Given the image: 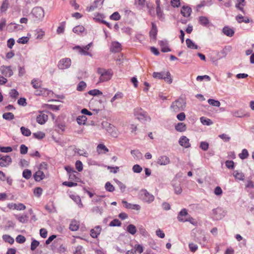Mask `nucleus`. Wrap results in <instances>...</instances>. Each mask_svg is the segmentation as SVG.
Listing matches in <instances>:
<instances>
[{
	"instance_id": "4468645a",
	"label": "nucleus",
	"mask_w": 254,
	"mask_h": 254,
	"mask_svg": "<svg viewBox=\"0 0 254 254\" xmlns=\"http://www.w3.org/2000/svg\"><path fill=\"white\" fill-rule=\"evenodd\" d=\"M102 228L100 226H96L90 230V236L93 238H96L100 235Z\"/></svg>"
},
{
	"instance_id": "ddd939ff",
	"label": "nucleus",
	"mask_w": 254,
	"mask_h": 254,
	"mask_svg": "<svg viewBox=\"0 0 254 254\" xmlns=\"http://www.w3.org/2000/svg\"><path fill=\"white\" fill-rule=\"evenodd\" d=\"M1 70L2 74L6 77H10L13 74V71L10 66H1Z\"/></svg>"
},
{
	"instance_id": "2eb2a0df",
	"label": "nucleus",
	"mask_w": 254,
	"mask_h": 254,
	"mask_svg": "<svg viewBox=\"0 0 254 254\" xmlns=\"http://www.w3.org/2000/svg\"><path fill=\"white\" fill-rule=\"evenodd\" d=\"M47 120L48 116L43 112H41L40 114L36 118L37 122L41 125L45 124Z\"/></svg>"
},
{
	"instance_id": "8fccbe9b",
	"label": "nucleus",
	"mask_w": 254,
	"mask_h": 254,
	"mask_svg": "<svg viewBox=\"0 0 254 254\" xmlns=\"http://www.w3.org/2000/svg\"><path fill=\"white\" fill-rule=\"evenodd\" d=\"M208 103L213 106L215 107H219L220 106V103L218 100H215L214 99H209L208 100Z\"/></svg>"
},
{
	"instance_id": "f257e3e1",
	"label": "nucleus",
	"mask_w": 254,
	"mask_h": 254,
	"mask_svg": "<svg viewBox=\"0 0 254 254\" xmlns=\"http://www.w3.org/2000/svg\"><path fill=\"white\" fill-rule=\"evenodd\" d=\"M97 73L100 75L98 83L109 81L113 75V72L111 69H106L102 68H98Z\"/></svg>"
},
{
	"instance_id": "864d4df0",
	"label": "nucleus",
	"mask_w": 254,
	"mask_h": 254,
	"mask_svg": "<svg viewBox=\"0 0 254 254\" xmlns=\"http://www.w3.org/2000/svg\"><path fill=\"white\" fill-rule=\"evenodd\" d=\"M31 171L28 169L24 170L22 173L23 177L26 179H29L31 177Z\"/></svg>"
},
{
	"instance_id": "603ef678",
	"label": "nucleus",
	"mask_w": 254,
	"mask_h": 254,
	"mask_svg": "<svg viewBox=\"0 0 254 254\" xmlns=\"http://www.w3.org/2000/svg\"><path fill=\"white\" fill-rule=\"evenodd\" d=\"M88 94L93 96H97L102 95V92L98 89H93L90 90Z\"/></svg>"
},
{
	"instance_id": "c03bdc74",
	"label": "nucleus",
	"mask_w": 254,
	"mask_h": 254,
	"mask_svg": "<svg viewBox=\"0 0 254 254\" xmlns=\"http://www.w3.org/2000/svg\"><path fill=\"white\" fill-rule=\"evenodd\" d=\"M239 156L241 159H245L247 158L249 156V153L248 150L246 149H243L242 152L239 154Z\"/></svg>"
},
{
	"instance_id": "0e129e2a",
	"label": "nucleus",
	"mask_w": 254,
	"mask_h": 254,
	"mask_svg": "<svg viewBox=\"0 0 254 254\" xmlns=\"http://www.w3.org/2000/svg\"><path fill=\"white\" fill-rule=\"evenodd\" d=\"M39 242L35 240H33L31 244V250L34 251L37 247L39 245Z\"/></svg>"
},
{
	"instance_id": "7c9ffc66",
	"label": "nucleus",
	"mask_w": 254,
	"mask_h": 254,
	"mask_svg": "<svg viewBox=\"0 0 254 254\" xmlns=\"http://www.w3.org/2000/svg\"><path fill=\"white\" fill-rule=\"evenodd\" d=\"M87 118L84 115L79 116L76 119L77 123L80 125L85 124Z\"/></svg>"
},
{
	"instance_id": "4c0bfd02",
	"label": "nucleus",
	"mask_w": 254,
	"mask_h": 254,
	"mask_svg": "<svg viewBox=\"0 0 254 254\" xmlns=\"http://www.w3.org/2000/svg\"><path fill=\"white\" fill-rule=\"evenodd\" d=\"M86 87V84L85 82L82 81H80L77 85L76 89L77 91H83Z\"/></svg>"
},
{
	"instance_id": "a19ab883",
	"label": "nucleus",
	"mask_w": 254,
	"mask_h": 254,
	"mask_svg": "<svg viewBox=\"0 0 254 254\" xmlns=\"http://www.w3.org/2000/svg\"><path fill=\"white\" fill-rule=\"evenodd\" d=\"M84 30V27L81 25L75 26L73 29V31L75 33L79 34L83 32Z\"/></svg>"
},
{
	"instance_id": "ea45409f",
	"label": "nucleus",
	"mask_w": 254,
	"mask_h": 254,
	"mask_svg": "<svg viewBox=\"0 0 254 254\" xmlns=\"http://www.w3.org/2000/svg\"><path fill=\"white\" fill-rule=\"evenodd\" d=\"M157 27L155 25V24H154L153 23L152 24V29H151V30L150 32V36L151 37L155 39L156 38V34H157Z\"/></svg>"
},
{
	"instance_id": "9b49d317",
	"label": "nucleus",
	"mask_w": 254,
	"mask_h": 254,
	"mask_svg": "<svg viewBox=\"0 0 254 254\" xmlns=\"http://www.w3.org/2000/svg\"><path fill=\"white\" fill-rule=\"evenodd\" d=\"M170 160L168 157L165 155H162L158 157L156 162L160 165H167L170 163Z\"/></svg>"
},
{
	"instance_id": "e2e57ef3",
	"label": "nucleus",
	"mask_w": 254,
	"mask_h": 254,
	"mask_svg": "<svg viewBox=\"0 0 254 254\" xmlns=\"http://www.w3.org/2000/svg\"><path fill=\"white\" fill-rule=\"evenodd\" d=\"M208 147H209V144L207 142L202 141V142H200V148L202 150H203L204 151H206L208 149Z\"/></svg>"
},
{
	"instance_id": "bf43d9fd",
	"label": "nucleus",
	"mask_w": 254,
	"mask_h": 254,
	"mask_svg": "<svg viewBox=\"0 0 254 254\" xmlns=\"http://www.w3.org/2000/svg\"><path fill=\"white\" fill-rule=\"evenodd\" d=\"M132 170H133V172H134V173H139L142 171V168L139 165L136 164L133 166Z\"/></svg>"
},
{
	"instance_id": "20e7f679",
	"label": "nucleus",
	"mask_w": 254,
	"mask_h": 254,
	"mask_svg": "<svg viewBox=\"0 0 254 254\" xmlns=\"http://www.w3.org/2000/svg\"><path fill=\"white\" fill-rule=\"evenodd\" d=\"M152 76L155 78L163 79L165 82L169 84L172 83L173 81L171 74L169 71L154 72Z\"/></svg>"
},
{
	"instance_id": "58836bf2",
	"label": "nucleus",
	"mask_w": 254,
	"mask_h": 254,
	"mask_svg": "<svg viewBox=\"0 0 254 254\" xmlns=\"http://www.w3.org/2000/svg\"><path fill=\"white\" fill-rule=\"evenodd\" d=\"M9 6L8 0H4L0 7V10L2 12L5 11Z\"/></svg>"
},
{
	"instance_id": "a18cd8bd",
	"label": "nucleus",
	"mask_w": 254,
	"mask_h": 254,
	"mask_svg": "<svg viewBox=\"0 0 254 254\" xmlns=\"http://www.w3.org/2000/svg\"><path fill=\"white\" fill-rule=\"evenodd\" d=\"M2 117L6 120H11L14 118V115L12 113H6L3 114Z\"/></svg>"
},
{
	"instance_id": "4d7b16f0",
	"label": "nucleus",
	"mask_w": 254,
	"mask_h": 254,
	"mask_svg": "<svg viewBox=\"0 0 254 254\" xmlns=\"http://www.w3.org/2000/svg\"><path fill=\"white\" fill-rule=\"evenodd\" d=\"M105 188L107 191L110 192H113L115 190L114 187L109 182L106 183Z\"/></svg>"
},
{
	"instance_id": "1a4fd4ad",
	"label": "nucleus",
	"mask_w": 254,
	"mask_h": 254,
	"mask_svg": "<svg viewBox=\"0 0 254 254\" xmlns=\"http://www.w3.org/2000/svg\"><path fill=\"white\" fill-rule=\"evenodd\" d=\"M141 195H144L143 197V200L148 203L152 202L154 200V196L149 193L146 190H141Z\"/></svg>"
},
{
	"instance_id": "13d9d810",
	"label": "nucleus",
	"mask_w": 254,
	"mask_h": 254,
	"mask_svg": "<svg viewBox=\"0 0 254 254\" xmlns=\"http://www.w3.org/2000/svg\"><path fill=\"white\" fill-rule=\"evenodd\" d=\"M25 241V237L21 235H18L16 238V241L19 244H22L24 243Z\"/></svg>"
},
{
	"instance_id": "774afa93",
	"label": "nucleus",
	"mask_w": 254,
	"mask_h": 254,
	"mask_svg": "<svg viewBox=\"0 0 254 254\" xmlns=\"http://www.w3.org/2000/svg\"><path fill=\"white\" fill-rule=\"evenodd\" d=\"M83 251V247L81 246H78L75 248L74 254H82Z\"/></svg>"
},
{
	"instance_id": "b1692460",
	"label": "nucleus",
	"mask_w": 254,
	"mask_h": 254,
	"mask_svg": "<svg viewBox=\"0 0 254 254\" xmlns=\"http://www.w3.org/2000/svg\"><path fill=\"white\" fill-rule=\"evenodd\" d=\"M236 7L244 13L243 7L245 5V0H236Z\"/></svg>"
},
{
	"instance_id": "6ab92c4d",
	"label": "nucleus",
	"mask_w": 254,
	"mask_h": 254,
	"mask_svg": "<svg viewBox=\"0 0 254 254\" xmlns=\"http://www.w3.org/2000/svg\"><path fill=\"white\" fill-rule=\"evenodd\" d=\"M181 13L184 17H189L191 12V9L188 6H184L181 9Z\"/></svg>"
},
{
	"instance_id": "7ed1b4c3",
	"label": "nucleus",
	"mask_w": 254,
	"mask_h": 254,
	"mask_svg": "<svg viewBox=\"0 0 254 254\" xmlns=\"http://www.w3.org/2000/svg\"><path fill=\"white\" fill-rule=\"evenodd\" d=\"M134 114L136 118L142 123L149 122L151 120L147 112L141 108H136Z\"/></svg>"
},
{
	"instance_id": "39448f33",
	"label": "nucleus",
	"mask_w": 254,
	"mask_h": 254,
	"mask_svg": "<svg viewBox=\"0 0 254 254\" xmlns=\"http://www.w3.org/2000/svg\"><path fill=\"white\" fill-rule=\"evenodd\" d=\"M101 126L103 128L110 133L112 136L116 137L118 135V131L116 127L106 121L102 122Z\"/></svg>"
},
{
	"instance_id": "a211bd4d",
	"label": "nucleus",
	"mask_w": 254,
	"mask_h": 254,
	"mask_svg": "<svg viewBox=\"0 0 254 254\" xmlns=\"http://www.w3.org/2000/svg\"><path fill=\"white\" fill-rule=\"evenodd\" d=\"M232 114L234 117L237 118L249 117L250 114L249 113L244 114L241 110H237L232 112Z\"/></svg>"
},
{
	"instance_id": "c85d7f7f",
	"label": "nucleus",
	"mask_w": 254,
	"mask_h": 254,
	"mask_svg": "<svg viewBox=\"0 0 254 254\" xmlns=\"http://www.w3.org/2000/svg\"><path fill=\"white\" fill-rule=\"evenodd\" d=\"M97 151L99 153H106L109 151L108 149L104 145L102 144H99L97 146Z\"/></svg>"
},
{
	"instance_id": "c756f323",
	"label": "nucleus",
	"mask_w": 254,
	"mask_h": 254,
	"mask_svg": "<svg viewBox=\"0 0 254 254\" xmlns=\"http://www.w3.org/2000/svg\"><path fill=\"white\" fill-rule=\"evenodd\" d=\"M16 219L22 223H26L28 221V216L27 215H22L18 216V215H15Z\"/></svg>"
},
{
	"instance_id": "5701e85b",
	"label": "nucleus",
	"mask_w": 254,
	"mask_h": 254,
	"mask_svg": "<svg viewBox=\"0 0 254 254\" xmlns=\"http://www.w3.org/2000/svg\"><path fill=\"white\" fill-rule=\"evenodd\" d=\"M223 33L227 36L232 37L234 34V31L228 26H225L223 29Z\"/></svg>"
},
{
	"instance_id": "4be33fe9",
	"label": "nucleus",
	"mask_w": 254,
	"mask_h": 254,
	"mask_svg": "<svg viewBox=\"0 0 254 254\" xmlns=\"http://www.w3.org/2000/svg\"><path fill=\"white\" fill-rule=\"evenodd\" d=\"M121 45L117 42L112 43L111 51L114 52H118L121 50Z\"/></svg>"
},
{
	"instance_id": "37998d69",
	"label": "nucleus",
	"mask_w": 254,
	"mask_h": 254,
	"mask_svg": "<svg viewBox=\"0 0 254 254\" xmlns=\"http://www.w3.org/2000/svg\"><path fill=\"white\" fill-rule=\"evenodd\" d=\"M134 251H135V253L137 252L138 254H140L142 253H143L144 251V248L143 247L139 244H136L134 245Z\"/></svg>"
},
{
	"instance_id": "bb28decb",
	"label": "nucleus",
	"mask_w": 254,
	"mask_h": 254,
	"mask_svg": "<svg viewBox=\"0 0 254 254\" xmlns=\"http://www.w3.org/2000/svg\"><path fill=\"white\" fill-rule=\"evenodd\" d=\"M175 129L179 132L185 131L186 129V125L183 123H179L175 126Z\"/></svg>"
},
{
	"instance_id": "f8f14e48",
	"label": "nucleus",
	"mask_w": 254,
	"mask_h": 254,
	"mask_svg": "<svg viewBox=\"0 0 254 254\" xmlns=\"http://www.w3.org/2000/svg\"><path fill=\"white\" fill-rule=\"evenodd\" d=\"M11 162V158L8 156L6 155L2 156L0 159V166L1 167H6L9 165Z\"/></svg>"
},
{
	"instance_id": "a878e982",
	"label": "nucleus",
	"mask_w": 254,
	"mask_h": 254,
	"mask_svg": "<svg viewBox=\"0 0 254 254\" xmlns=\"http://www.w3.org/2000/svg\"><path fill=\"white\" fill-rule=\"evenodd\" d=\"M222 212V210L219 208H217L216 209L213 210V213L214 214V217L216 219H220L222 218V217L224 216L223 215H221V213Z\"/></svg>"
},
{
	"instance_id": "79ce46f5",
	"label": "nucleus",
	"mask_w": 254,
	"mask_h": 254,
	"mask_svg": "<svg viewBox=\"0 0 254 254\" xmlns=\"http://www.w3.org/2000/svg\"><path fill=\"white\" fill-rule=\"evenodd\" d=\"M33 136L37 139H41L45 136V134L42 131H38L37 132L33 133Z\"/></svg>"
},
{
	"instance_id": "69168bd1",
	"label": "nucleus",
	"mask_w": 254,
	"mask_h": 254,
	"mask_svg": "<svg viewBox=\"0 0 254 254\" xmlns=\"http://www.w3.org/2000/svg\"><path fill=\"white\" fill-rule=\"evenodd\" d=\"M10 96L12 98L16 99L19 95L18 91L15 89H11L9 92Z\"/></svg>"
},
{
	"instance_id": "dca6fc26",
	"label": "nucleus",
	"mask_w": 254,
	"mask_h": 254,
	"mask_svg": "<svg viewBox=\"0 0 254 254\" xmlns=\"http://www.w3.org/2000/svg\"><path fill=\"white\" fill-rule=\"evenodd\" d=\"M179 144L185 148L190 147V144L189 142V139L185 136H182L179 140Z\"/></svg>"
},
{
	"instance_id": "49530a36",
	"label": "nucleus",
	"mask_w": 254,
	"mask_h": 254,
	"mask_svg": "<svg viewBox=\"0 0 254 254\" xmlns=\"http://www.w3.org/2000/svg\"><path fill=\"white\" fill-rule=\"evenodd\" d=\"M123 97V94L122 92H118L111 100V102L113 103L117 99H122Z\"/></svg>"
},
{
	"instance_id": "72a5a7b5",
	"label": "nucleus",
	"mask_w": 254,
	"mask_h": 254,
	"mask_svg": "<svg viewBox=\"0 0 254 254\" xmlns=\"http://www.w3.org/2000/svg\"><path fill=\"white\" fill-rule=\"evenodd\" d=\"M200 120L203 125L210 126L213 124L211 120L204 117H201Z\"/></svg>"
},
{
	"instance_id": "cd10ccee",
	"label": "nucleus",
	"mask_w": 254,
	"mask_h": 254,
	"mask_svg": "<svg viewBox=\"0 0 254 254\" xmlns=\"http://www.w3.org/2000/svg\"><path fill=\"white\" fill-rule=\"evenodd\" d=\"M187 46L188 48L192 49H197L198 46L195 45L191 40L187 39L186 41Z\"/></svg>"
},
{
	"instance_id": "9d476101",
	"label": "nucleus",
	"mask_w": 254,
	"mask_h": 254,
	"mask_svg": "<svg viewBox=\"0 0 254 254\" xmlns=\"http://www.w3.org/2000/svg\"><path fill=\"white\" fill-rule=\"evenodd\" d=\"M7 206L9 209H16L17 210H24L26 209L25 205L21 203H11L8 204Z\"/></svg>"
},
{
	"instance_id": "6e6d98bb",
	"label": "nucleus",
	"mask_w": 254,
	"mask_h": 254,
	"mask_svg": "<svg viewBox=\"0 0 254 254\" xmlns=\"http://www.w3.org/2000/svg\"><path fill=\"white\" fill-rule=\"evenodd\" d=\"M64 28H65L64 23L63 22L58 27V28L57 29V33L58 34L63 33L64 31Z\"/></svg>"
},
{
	"instance_id": "c9c22d12",
	"label": "nucleus",
	"mask_w": 254,
	"mask_h": 254,
	"mask_svg": "<svg viewBox=\"0 0 254 254\" xmlns=\"http://www.w3.org/2000/svg\"><path fill=\"white\" fill-rule=\"evenodd\" d=\"M2 239L5 242L10 244H12L14 241L13 238L8 235H3L2 236Z\"/></svg>"
},
{
	"instance_id": "423d86ee",
	"label": "nucleus",
	"mask_w": 254,
	"mask_h": 254,
	"mask_svg": "<svg viewBox=\"0 0 254 254\" xmlns=\"http://www.w3.org/2000/svg\"><path fill=\"white\" fill-rule=\"evenodd\" d=\"M31 13L36 21L42 20L45 15L44 9L38 6L33 8Z\"/></svg>"
},
{
	"instance_id": "473e14b6",
	"label": "nucleus",
	"mask_w": 254,
	"mask_h": 254,
	"mask_svg": "<svg viewBox=\"0 0 254 254\" xmlns=\"http://www.w3.org/2000/svg\"><path fill=\"white\" fill-rule=\"evenodd\" d=\"M127 231L131 235H134L136 232V228L133 224H129L127 228Z\"/></svg>"
},
{
	"instance_id": "338daca9",
	"label": "nucleus",
	"mask_w": 254,
	"mask_h": 254,
	"mask_svg": "<svg viewBox=\"0 0 254 254\" xmlns=\"http://www.w3.org/2000/svg\"><path fill=\"white\" fill-rule=\"evenodd\" d=\"M110 18L114 20H118L121 18V16L118 12H115L110 16Z\"/></svg>"
},
{
	"instance_id": "680f3d73",
	"label": "nucleus",
	"mask_w": 254,
	"mask_h": 254,
	"mask_svg": "<svg viewBox=\"0 0 254 254\" xmlns=\"http://www.w3.org/2000/svg\"><path fill=\"white\" fill-rule=\"evenodd\" d=\"M18 26V25H16L15 23H11L7 25V29L9 31L12 32L13 30L16 29Z\"/></svg>"
},
{
	"instance_id": "f704fd0d",
	"label": "nucleus",
	"mask_w": 254,
	"mask_h": 254,
	"mask_svg": "<svg viewBox=\"0 0 254 254\" xmlns=\"http://www.w3.org/2000/svg\"><path fill=\"white\" fill-rule=\"evenodd\" d=\"M20 130L22 134L25 136H29L31 134L30 129L25 127H22L20 128Z\"/></svg>"
},
{
	"instance_id": "052dcab7",
	"label": "nucleus",
	"mask_w": 254,
	"mask_h": 254,
	"mask_svg": "<svg viewBox=\"0 0 254 254\" xmlns=\"http://www.w3.org/2000/svg\"><path fill=\"white\" fill-rule=\"evenodd\" d=\"M121 225V222L117 219H114L109 224L110 226H120Z\"/></svg>"
},
{
	"instance_id": "f03ea898",
	"label": "nucleus",
	"mask_w": 254,
	"mask_h": 254,
	"mask_svg": "<svg viewBox=\"0 0 254 254\" xmlns=\"http://www.w3.org/2000/svg\"><path fill=\"white\" fill-rule=\"evenodd\" d=\"M186 106V102L183 98H179L173 102L170 107L171 110L174 112L183 111Z\"/></svg>"
},
{
	"instance_id": "393cba45",
	"label": "nucleus",
	"mask_w": 254,
	"mask_h": 254,
	"mask_svg": "<svg viewBox=\"0 0 254 254\" xmlns=\"http://www.w3.org/2000/svg\"><path fill=\"white\" fill-rule=\"evenodd\" d=\"M159 44L161 48V51L163 52H168L171 51L170 48L167 45L166 41H161L159 42Z\"/></svg>"
},
{
	"instance_id": "09e8293b",
	"label": "nucleus",
	"mask_w": 254,
	"mask_h": 254,
	"mask_svg": "<svg viewBox=\"0 0 254 254\" xmlns=\"http://www.w3.org/2000/svg\"><path fill=\"white\" fill-rule=\"evenodd\" d=\"M31 84L33 87L35 89L39 88L41 86V81L38 79H33L31 81Z\"/></svg>"
},
{
	"instance_id": "3c124183",
	"label": "nucleus",
	"mask_w": 254,
	"mask_h": 254,
	"mask_svg": "<svg viewBox=\"0 0 254 254\" xmlns=\"http://www.w3.org/2000/svg\"><path fill=\"white\" fill-rule=\"evenodd\" d=\"M233 174L234 177L239 180H243L244 179V175L242 173L235 171Z\"/></svg>"
},
{
	"instance_id": "2f4dec72",
	"label": "nucleus",
	"mask_w": 254,
	"mask_h": 254,
	"mask_svg": "<svg viewBox=\"0 0 254 254\" xmlns=\"http://www.w3.org/2000/svg\"><path fill=\"white\" fill-rule=\"evenodd\" d=\"M156 11L158 18L160 19H163L164 18V13L160 6H156Z\"/></svg>"
},
{
	"instance_id": "5fc2aeb1",
	"label": "nucleus",
	"mask_w": 254,
	"mask_h": 254,
	"mask_svg": "<svg viewBox=\"0 0 254 254\" xmlns=\"http://www.w3.org/2000/svg\"><path fill=\"white\" fill-rule=\"evenodd\" d=\"M200 23L204 26H206L209 23L208 18L205 16H201L199 19Z\"/></svg>"
},
{
	"instance_id": "f3484780",
	"label": "nucleus",
	"mask_w": 254,
	"mask_h": 254,
	"mask_svg": "<svg viewBox=\"0 0 254 254\" xmlns=\"http://www.w3.org/2000/svg\"><path fill=\"white\" fill-rule=\"evenodd\" d=\"M122 203L124 204V206L127 209H135L137 210L140 209V206L138 204L129 203L125 200H123Z\"/></svg>"
},
{
	"instance_id": "de8ad7c7",
	"label": "nucleus",
	"mask_w": 254,
	"mask_h": 254,
	"mask_svg": "<svg viewBox=\"0 0 254 254\" xmlns=\"http://www.w3.org/2000/svg\"><path fill=\"white\" fill-rule=\"evenodd\" d=\"M33 192L36 196L39 197L42 194L43 190L40 187H37L34 189Z\"/></svg>"
},
{
	"instance_id": "412c9836",
	"label": "nucleus",
	"mask_w": 254,
	"mask_h": 254,
	"mask_svg": "<svg viewBox=\"0 0 254 254\" xmlns=\"http://www.w3.org/2000/svg\"><path fill=\"white\" fill-rule=\"evenodd\" d=\"M79 222L76 220L71 221L69 225V229L72 231H77L79 229Z\"/></svg>"
},
{
	"instance_id": "6e6552de",
	"label": "nucleus",
	"mask_w": 254,
	"mask_h": 254,
	"mask_svg": "<svg viewBox=\"0 0 254 254\" xmlns=\"http://www.w3.org/2000/svg\"><path fill=\"white\" fill-rule=\"evenodd\" d=\"M189 215H190L188 214L187 210L184 208L179 213L177 219L180 222H187V218H188Z\"/></svg>"
},
{
	"instance_id": "0eeeda50",
	"label": "nucleus",
	"mask_w": 254,
	"mask_h": 254,
	"mask_svg": "<svg viewBox=\"0 0 254 254\" xmlns=\"http://www.w3.org/2000/svg\"><path fill=\"white\" fill-rule=\"evenodd\" d=\"M71 65V60L69 58H64L60 61L58 67L60 69H64L68 68Z\"/></svg>"
},
{
	"instance_id": "aec40b11",
	"label": "nucleus",
	"mask_w": 254,
	"mask_h": 254,
	"mask_svg": "<svg viewBox=\"0 0 254 254\" xmlns=\"http://www.w3.org/2000/svg\"><path fill=\"white\" fill-rule=\"evenodd\" d=\"M34 177L36 181L39 182L45 178V174L41 170H38L35 173Z\"/></svg>"
},
{
	"instance_id": "e433bc0d",
	"label": "nucleus",
	"mask_w": 254,
	"mask_h": 254,
	"mask_svg": "<svg viewBox=\"0 0 254 254\" xmlns=\"http://www.w3.org/2000/svg\"><path fill=\"white\" fill-rule=\"evenodd\" d=\"M74 49L78 50L79 53L82 55H89L90 56H92L89 52H88L84 49H83V48H81L78 46L75 47Z\"/></svg>"
}]
</instances>
